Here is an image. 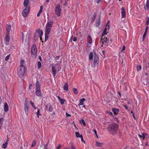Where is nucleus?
<instances>
[{
  "instance_id": "f257e3e1",
  "label": "nucleus",
  "mask_w": 149,
  "mask_h": 149,
  "mask_svg": "<svg viewBox=\"0 0 149 149\" xmlns=\"http://www.w3.org/2000/svg\"><path fill=\"white\" fill-rule=\"evenodd\" d=\"M119 128L118 125L115 123H112L109 125L107 128L108 131L111 134H115Z\"/></svg>"
},
{
  "instance_id": "f03ea898",
  "label": "nucleus",
  "mask_w": 149,
  "mask_h": 149,
  "mask_svg": "<svg viewBox=\"0 0 149 149\" xmlns=\"http://www.w3.org/2000/svg\"><path fill=\"white\" fill-rule=\"evenodd\" d=\"M24 61L22 59L20 61V66L17 69V74L20 78L22 77L25 73V67L24 65Z\"/></svg>"
},
{
  "instance_id": "7ed1b4c3",
  "label": "nucleus",
  "mask_w": 149,
  "mask_h": 149,
  "mask_svg": "<svg viewBox=\"0 0 149 149\" xmlns=\"http://www.w3.org/2000/svg\"><path fill=\"white\" fill-rule=\"evenodd\" d=\"M36 95L38 97H42L43 95L40 90V83L38 81H36Z\"/></svg>"
},
{
  "instance_id": "20e7f679",
  "label": "nucleus",
  "mask_w": 149,
  "mask_h": 149,
  "mask_svg": "<svg viewBox=\"0 0 149 149\" xmlns=\"http://www.w3.org/2000/svg\"><path fill=\"white\" fill-rule=\"evenodd\" d=\"M31 56L33 59H35L37 57V48L36 45H33L31 48Z\"/></svg>"
},
{
  "instance_id": "39448f33",
  "label": "nucleus",
  "mask_w": 149,
  "mask_h": 149,
  "mask_svg": "<svg viewBox=\"0 0 149 149\" xmlns=\"http://www.w3.org/2000/svg\"><path fill=\"white\" fill-rule=\"evenodd\" d=\"M60 67L59 64L58 63H56L54 64V65H53L52 68V74L53 77H55L56 72H58L59 70V68Z\"/></svg>"
},
{
  "instance_id": "423d86ee",
  "label": "nucleus",
  "mask_w": 149,
  "mask_h": 149,
  "mask_svg": "<svg viewBox=\"0 0 149 149\" xmlns=\"http://www.w3.org/2000/svg\"><path fill=\"white\" fill-rule=\"evenodd\" d=\"M53 22L52 21H48L45 26V32L50 33L52 29Z\"/></svg>"
},
{
  "instance_id": "0eeeda50",
  "label": "nucleus",
  "mask_w": 149,
  "mask_h": 149,
  "mask_svg": "<svg viewBox=\"0 0 149 149\" xmlns=\"http://www.w3.org/2000/svg\"><path fill=\"white\" fill-rule=\"evenodd\" d=\"M55 12L56 14L58 17H59L60 16L61 13V10L60 6L59 5L57 4L56 6Z\"/></svg>"
},
{
  "instance_id": "6e6552de",
  "label": "nucleus",
  "mask_w": 149,
  "mask_h": 149,
  "mask_svg": "<svg viewBox=\"0 0 149 149\" xmlns=\"http://www.w3.org/2000/svg\"><path fill=\"white\" fill-rule=\"evenodd\" d=\"M30 10V8L27 7L24 9L22 12V15L24 17H26Z\"/></svg>"
},
{
  "instance_id": "1a4fd4ad",
  "label": "nucleus",
  "mask_w": 149,
  "mask_h": 149,
  "mask_svg": "<svg viewBox=\"0 0 149 149\" xmlns=\"http://www.w3.org/2000/svg\"><path fill=\"white\" fill-rule=\"evenodd\" d=\"M45 110L47 111L52 112L53 110V108L52 106L49 103L47 104L45 107Z\"/></svg>"
},
{
  "instance_id": "9d476101",
  "label": "nucleus",
  "mask_w": 149,
  "mask_h": 149,
  "mask_svg": "<svg viewBox=\"0 0 149 149\" xmlns=\"http://www.w3.org/2000/svg\"><path fill=\"white\" fill-rule=\"evenodd\" d=\"M109 40L108 39L107 37H105V36L103 37V38L102 39L101 38V42H102V43L103 45H108V43L109 42Z\"/></svg>"
},
{
  "instance_id": "9b49d317",
  "label": "nucleus",
  "mask_w": 149,
  "mask_h": 149,
  "mask_svg": "<svg viewBox=\"0 0 149 149\" xmlns=\"http://www.w3.org/2000/svg\"><path fill=\"white\" fill-rule=\"evenodd\" d=\"M29 105L27 102L26 100H25L24 104V110L25 113L27 115L28 113V111L29 110Z\"/></svg>"
},
{
  "instance_id": "f8f14e48",
  "label": "nucleus",
  "mask_w": 149,
  "mask_h": 149,
  "mask_svg": "<svg viewBox=\"0 0 149 149\" xmlns=\"http://www.w3.org/2000/svg\"><path fill=\"white\" fill-rule=\"evenodd\" d=\"M99 62V58L97 55L95 54L94 64V66L97 65Z\"/></svg>"
},
{
  "instance_id": "ddd939ff",
  "label": "nucleus",
  "mask_w": 149,
  "mask_h": 149,
  "mask_svg": "<svg viewBox=\"0 0 149 149\" xmlns=\"http://www.w3.org/2000/svg\"><path fill=\"white\" fill-rule=\"evenodd\" d=\"M145 9L147 10H149V0H147L145 4L144 5Z\"/></svg>"
},
{
  "instance_id": "4468645a",
  "label": "nucleus",
  "mask_w": 149,
  "mask_h": 149,
  "mask_svg": "<svg viewBox=\"0 0 149 149\" xmlns=\"http://www.w3.org/2000/svg\"><path fill=\"white\" fill-rule=\"evenodd\" d=\"M85 100L86 99L84 98L80 99L79 100V103L78 104V106L83 105L84 104V102L85 101Z\"/></svg>"
},
{
  "instance_id": "2eb2a0df",
  "label": "nucleus",
  "mask_w": 149,
  "mask_h": 149,
  "mask_svg": "<svg viewBox=\"0 0 149 149\" xmlns=\"http://www.w3.org/2000/svg\"><path fill=\"white\" fill-rule=\"evenodd\" d=\"M112 111L113 112L114 115H116L119 112V110L118 108H113L112 109Z\"/></svg>"
},
{
  "instance_id": "dca6fc26",
  "label": "nucleus",
  "mask_w": 149,
  "mask_h": 149,
  "mask_svg": "<svg viewBox=\"0 0 149 149\" xmlns=\"http://www.w3.org/2000/svg\"><path fill=\"white\" fill-rule=\"evenodd\" d=\"M121 13L122 15V16L123 18H125V9L124 7H122L121 8Z\"/></svg>"
},
{
  "instance_id": "f3484780",
  "label": "nucleus",
  "mask_w": 149,
  "mask_h": 149,
  "mask_svg": "<svg viewBox=\"0 0 149 149\" xmlns=\"http://www.w3.org/2000/svg\"><path fill=\"white\" fill-rule=\"evenodd\" d=\"M4 109L5 112H7L8 111L9 109L8 106L6 103H5L4 105Z\"/></svg>"
},
{
  "instance_id": "a211bd4d",
  "label": "nucleus",
  "mask_w": 149,
  "mask_h": 149,
  "mask_svg": "<svg viewBox=\"0 0 149 149\" xmlns=\"http://www.w3.org/2000/svg\"><path fill=\"white\" fill-rule=\"evenodd\" d=\"M4 120L3 118L2 117L0 118V129H1L3 127V124Z\"/></svg>"
},
{
  "instance_id": "6ab92c4d",
  "label": "nucleus",
  "mask_w": 149,
  "mask_h": 149,
  "mask_svg": "<svg viewBox=\"0 0 149 149\" xmlns=\"http://www.w3.org/2000/svg\"><path fill=\"white\" fill-rule=\"evenodd\" d=\"M107 28L106 27L104 30L102 34L101 39H102L103 38V37L106 35L107 34Z\"/></svg>"
},
{
  "instance_id": "aec40b11",
  "label": "nucleus",
  "mask_w": 149,
  "mask_h": 149,
  "mask_svg": "<svg viewBox=\"0 0 149 149\" xmlns=\"http://www.w3.org/2000/svg\"><path fill=\"white\" fill-rule=\"evenodd\" d=\"M11 27V26L10 24L8 25L6 27V31L7 32V33L10 34V31Z\"/></svg>"
},
{
  "instance_id": "412c9836",
  "label": "nucleus",
  "mask_w": 149,
  "mask_h": 149,
  "mask_svg": "<svg viewBox=\"0 0 149 149\" xmlns=\"http://www.w3.org/2000/svg\"><path fill=\"white\" fill-rule=\"evenodd\" d=\"M88 42L89 44H91L92 42V39L90 35L88 36L87 38Z\"/></svg>"
},
{
  "instance_id": "4be33fe9",
  "label": "nucleus",
  "mask_w": 149,
  "mask_h": 149,
  "mask_svg": "<svg viewBox=\"0 0 149 149\" xmlns=\"http://www.w3.org/2000/svg\"><path fill=\"white\" fill-rule=\"evenodd\" d=\"M50 33L47 32L45 31V41H46L47 40L48 38L49 34Z\"/></svg>"
},
{
  "instance_id": "5701e85b",
  "label": "nucleus",
  "mask_w": 149,
  "mask_h": 149,
  "mask_svg": "<svg viewBox=\"0 0 149 149\" xmlns=\"http://www.w3.org/2000/svg\"><path fill=\"white\" fill-rule=\"evenodd\" d=\"M64 90L65 91H68V84L67 83H65L64 86Z\"/></svg>"
},
{
  "instance_id": "b1692460",
  "label": "nucleus",
  "mask_w": 149,
  "mask_h": 149,
  "mask_svg": "<svg viewBox=\"0 0 149 149\" xmlns=\"http://www.w3.org/2000/svg\"><path fill=\"white\" fill-rule=\"evenodd\" d=\"M9 34L7 33L5 36V41L7 42H8L9 41L10 37H9Z\"/></svg>"
},
{
  "instance_id": "393cba45",
  "label": "nucleus",
  "mask_w": 149,
  "mask_h": 149,
  "mask_svg": "<svg viewBox=\"0 0 149 149\" xmlns=\"http://www.w3.org/2000/svg\"><path fill=\"white\" fill-rule=\"evenodd\" d=\"M29 0H24V5L25 7L27 6L29 4Z\"/></svg>"
},
{
  "instance_id": "a878e982",
  "label": "nucleus",
  "mask_w": 149,
  "mask_h": 149,
  "mask_svg": "<svg viewBox=\"0 0 149 149\" xmlns=\"http://www.w3.org/2000/svg\"><path fill=\"white\" fill-rule=\"evenodd\" d=\"M76 136L77 137H81V136H82L81 134H80L79 132H76L75 133Z\"/></svg>"
},
{
  "instance_id": "bb28decb",
  "label": "nucleus",
  "mask_w": 149,
  "mask_h": 149,
  "mask_svg": "<svg viewBox=\"0 0 149 149\" xmlns=\"http://www.w3.org/2000/svg\"><path fill=\"white\" fill-rule=\"evenodd\" d=\"M93 54L92 52H91L89 55V59L90 60H91L93 59Z\"/></svg>"
},
{
  "instance_id": "cd10ccee",
  "label": "nucleus",
  "mask_w": 149,
  "mask_h": 149,
  "mask_svg": "<svg viewBox=\"0 0 149 149\" xmlns=\"http://www.w3.org/2000/svg\"><path fill=\"white\" fill-rule=\"evenodd\" d=\"M8 142L6 141L4 144H3L2 146V148H3L5 149L6 148L7 145L8 144Z\"/></svg>"
},
{
  "instance_id": "c85d7f7f",
  "label": "nucleus",
  "mask_w": 149,
  "mask_h": 149,
  "mask_svg": "<svg viewBox=\"0 0 149 149\" xmlns=\"http://www.w3.org/2000/svg\"><path fill=\"white\" fill-rule=\"evenodd\" d=\"M38 32H40V36H41L42 37V36L43 35V32L42 30H41V31L40 30V29H39L37 31Z\"/></svg>"
},
{
  "instance_id": "c756f323",
  "label": "nucleus",
  "mask_w": 149,
  "mask_h": 149,
  "mask_svg": "<svg viewBox=\"0 0 149 149\" xmlns=\"http://www.w3.org/2000/svg\"><path fill=\"white\" fill-rule=\"evenodd\" d=\"M41 62L38 61V69H40L41 67Z\"/></svg>"
},
{
  "instance_id": "7c9ffc66",
  "label": "nucleus",
  "mask_w": 149,
  "mask_h": 149,
  "mask_svg": "<svg viewBox=\"0 0 149 149\" xmlns=\"http://www.w3.org/2000/svg\"><path fill=\"white\" fill-rule=\"evenodd\" d=\"M73 91L74 94L77 95L78 93V92L77 89L76 88H73Z\"/></svg>"
},
{
  "instance_id": "2f4dec72",
  "label": "nucleus",
  "mask_w": 149,
  "mask_h": 149,
  "mask_svg": "<svg viewBox=\"0 0 149 149\" xmlns=\"http://www.w3.org/2000/svg\"><path fill=\"white\" fill-rule=\"evenodd\" d=\"M30 103L31 105L32 106V107L35 109H36V107L35 106V105H34V103L32 102H31V100L30 102Z\"/></svg>"
},
{
  "instance_id": "473e14b6",
  "label": "nucleus",
  "mask_w": 149,
  "mask_h": 149,
  "mask_svg": "<svg viewBox=\"0 0 149 149\" xmlns=\"http://www.w3.org/2000/svg\"><path fill=\"white\" fill-rule=\"evenodd\" d=\"M40 110L39 109H38V110L37 112L36 113V114L37 116L39 118V116L41 115V114L40 113Z\"/></svg>"
},
{
  "instance_id": "72a5a7b5",
  "label": "nucleus",
  "mask_w": 149,
  "mask_h": 149,
  "mask_svg": "<svg viewBox=\"0 0 149 149\" xmlns=\"http://www.w3.org/2000/svg\"><path fill=\"white\" fill-rule=\"evenodd\" d=\"M102 143H100L97 141H96V146L98 147L101 146L102 145Z\"/></svg>"
},
{
  "instance_id": "f704fd0d",
  "label": "nucleus",
  "mask_w": 149,
  "mask_h": 149,
  "mask_svg": "<svg viewBox=\"0 0 149 149\" xmlns=\"http://www.w3.org/2000/svg\"><path fill=\"white\" fill-rule=\"evenodd\" d=\"M142 134V136L140 135L139 134L138 136H139V137L140 138L142 137L143 138V140H144V139H145V136H144V133H143Z\"/></svg>"
},
{
  "instance_id": "c9c22d12",
  "label": "nucleus",
  "mask_w": 149,
  "mask_h": 149,
  "mask_svg": "<svg viewBox=\"0 0 149 149\" xmlns=\"http://www.w3.org/2000/svg\"><path fill=\"white\" fill-rule=\"evenodd\" d=\"M136 68L137 70L138 71H140L141 69V66L140 65H137Z\"/></svg>"
},
{
  "instance_id": "e433bc0d",
  "label": "nucleus",
  "mask_w": 149,
  "mask_h": 149,
  "mask_svg": "<svg viewBox=\"0 0 149 149\" xmlns=\"http://www.w3.org/2000/svg\"><path fill=\"white\" fill-rule=\"evenodd\" d=\"M36 143V141L35 140H33L32 143V144L31 145V146L32 147H34Z\"/></svg>"
},
{
  "instance_id": "4c0bfd02",
  "label": "nucleus",
  "mask_w": 149,
  "mask_h": 149,
  "mask_svg": "<svg viewBox=\"0 0 149 149\" xmlns=\"http://www.w3.org/2000/svg\"><path fill=\"white\" fill-rule=\"evenodd\" d=\"M60 102V103L61 104H62L64 103L65 100L63 99H62L59 100Z\"/></svg>"
},
{
  "instance_id": "58836bf2",
  "label": "nucleus",
  "mask_w": 149,
  "mask_h": 149,
  "mask_svg": "<svg viewBox=\"0 0 149 149\" xmlns=\"http://www.w3.org/2000/svg\"><path fill=\"white\" fill-rule=\"evenodd\" d=\"M10 56V54L6 56L5 57V60L6 61H7L9 58Z\"/></svg>"
},
{
  "instance_id": "ea45409f",
  "label": "nucleus",
  "mask_w": 149,
  "mask_h": 149,
  "mask_svg": "<svg viewBox=\"0 0 149 149\" xmlns=\"http://www.w3.org/2000/svg\"><path fill=\"white\" fill-rule=\"evenodd\" d=\"M147 32L145 31L144 33L143 36V40L145 38L147 33Z\"/></svg>"
},
{
  "instance_id": "a19ab883",
  "label": "nucleus",
  "mask_w": 149,
  "mask_h": 149,
  "mask_svg": "<svg viewBox=\"0 0 149 149\" xmlns=\"http://www.w3.org/2000/svg\"><path fill=\"white\" fill-rule=\"evenodd\" d=\"M81 121L82 123L83 126H85V125H86V123L85 122L84 120L83 119H81Z\"/></svg>"
},
{
  "instance_id": "79ce46f5",
  "label": "nucleus",
  "mask_w": 149,
  "mask_h": 149,
  "mask_svg": "<svg viewBox=\"0 0 149 149\" xmlns=\"http://www.w3.org/2000/svg\"><path fill=\"white\" fill-rule=\"evenodd\" d=\"M148 19L146 22V24L147 26H148L149 24V17H147Z\"/></svg>"
},
{
  "instance_id": "37998d69",
  "label": "nucleus",
  "mask_w": 149,
  "mask_h": 149,
  "mask_svg": "<svg viewBox=\"0 0 149 149\" xmlns=\"http://www.w3.org/2000/svg\"><path fill=\"white\" fill-rule=\"evenodd\" d=\"M107 113L109 115L112 116L113 114L111 112L107 111Z\"/></svg>"
},
{
  "instance_id": "c03bdc74",
  "label": "nucleus",
  "mask_w": 149,
  "mask_h": 149,
  "mask_svg": "<svg viewBox=\"0 0 149 149\" xmlns=\"http://www.w3.org/2000/svg\"><path fill=\"white\" fill-rule=\"evenodd\" d=\"M81 138V141L82 142H84V143H85V141L83 139V136H81V137H80Z\"/></svg>"
},
{
  "instance_id": "a18cd8bd",
  "label": "nucleus",
  "mask_w": 149,
  "mask_h": 149,
  "mask_svg": "<svg viewBox=\"0 0 149 149\" xmlns=\"http://www.w3.org/2000/svg\"><path fill=\"white\" fill-rule=\"evenodd\" d=\"M77 38L74 36L73 38V41L74 42H76L77 40Z\"/></svg>"
},
{
  "instance_id": "49530a36",
  "label": "nucleus",
  "mask_w": 149,
  "mask_h": 149,
  "mask_svg": "<svg viewBox=\"0 0 149 149\" xmlns=\"http://www.w3.org/2000/svg\"><path fill=\"white\" fill-rule=\"evenodd\" d=\"M102 0H95V1L97 3H99Z\"/></svg>"
},
{
  "instance_id": "de8ad7c7",
  "label": "nucleus",
  "mask_w": 149,
  "mask_h": 149,
  "mask_svg": "<svg viewBox=\"0 0 149 149\" xmlns=\"http://www.w3.org/2000/svg\"><path fill=\"white\" fill-rule=\"evenodd\" d=\"M93 132H94L95 134L97 136V132H96V131L95 130V129H94L93 130Z\"/></svg>"
},
{
  "instance_id": "09e8293b",
  "label": "nucleus",
  "mask_w": 149,
  "mask_h": 149,
  "mask_svg": "<svg viewBox=\"0 0 149 149\" xmlns=\"http://www.w3.org/2000/svg\"><path fill=\"white\" fill-rule=\"evenodd\" d=\"M125 49V45H124L123 46V49H122V52H123V51Z\"/></svg>"
},
{
  "instance_id": "8fccbe9b",
  "label": "nucleus",
  "mask_w": 149,
  "mask_h": 149,
  "mask_svg": "<svg viewBox=\"0 0 149 149\" xmlns=\"http://www.w3.org/2000/svg\"><path fill=\"white\" fill-rule=\"evenodd\" d=\"M61 145L59 144L58 146L56 148V149H59L61 147Z\"/></svg>"
},
{
  "instance_id": "3c124183",
  "label": "nucleus",
  "mask_w": 149,
  "mask_h": 149,
  "mask_svg": "<svg viewBox=\"0 0 149 149\" xmlns=\"http://www.w3.org/2000/svg\"><path fill=\"white\" fill-rule=\"evenodd\" d=\"M66 116L67 117H69V116H71L70 114H68L67 113H66Z\"/></svg>"
},
{
  "instance_id": "603ef678",
  "label": "nucleus",
  "mask_w": 149,
  "mask_h": 149,
  "mask_svg": "<svg viewBox=\"0 0 149 149\" xmlns=\"http://www.w3.org/2000/svg\"><path fill=\"white\" fill-rule=\"evenodd\" d=\"M148 26H147L146 27V30H145V31L147 32L148 30Z\"/></svg>"
},
{
  "instance_id": "864d4df0",
  "label": "nucleus",
  "mask_w": 149,
  "mask_h": 149,
  "mask_svg": "<svg viewBox=\"0 0 149 149\" xmlns=\"http://www.w3.org/2000/svg\"><path fill=\"white\" fill-rule=\"evenodd\" d=\"M123 106L126 110H128V108L126 105H123Z\"/></svg>"
},
{
  "instance_id": "5fc2aeb1",
  "label": "nucleus",
  "mask_w": 149,
  "mask_h": 149,
  "mask_svg": "<svg viewBox=\"0 0 149 149\" xmlns=\"http://www.w3.org/2000/svg\"><path fill=\"white\" fill-rule=\"evenodd\" d=\"M38 58L40 61H42V57H41V56H39L38 57Z\"/></svg>"
},
{
  "instance_id": "6e6d98bb",
  "label": "nucleus",
  "mask_w": 149,
  "mask_h": 149,
  "mask_svg": "<svg viewBox=\"0 0 149 149\" xmlns=\"http://www.w3.org/2000/svg\"><path fill=\"white\" fill-rule=\"evenodd\" d=\"M40 40L42 42H43V41L42 40V38L41 36H40Z\"/></svg>"
},
{
  "instance_id": "4d7b16f0",
  "label": "nucleus",
  "mask_w": 149,
  "mask_h": 149,
  "mask_svg": "<svg viewBox=\"0 0 149 149\" xmlns=\"http://www.w3.org/2000/svg\"><path fill=\"white\" fill-rule=\"evenodd\" d=\"M43 7L42 6H40V10H42Z\"/></svg>"
},
{
  "instance_id": "13d9d810",
  "label": "nucleus",
  "mask_w": 149,
  "mask_h": 149,
  "mask_svg": "<svg viewBox=\"0 0 149 149\" xmlns=\"http://www.w3.org/2000/svg\"><path fill=\"white\" fill-rule=\"evenodd\" d=\"M71 148L72 149H75V147L73 146V145H72Z\"/></svg>"
},
{
  "instance_id": "bf43d9fd",
  "label": "nucleus",
  "mask_w": 149,
  "mask_h": 149,
  "mask_svg": "<svg viewBox=\"0 0 149 149\" xmlns=\"http://www.w3.org/2000/svg\"><path fill=\"white\" fill-rule=\"evenodd\" d=\"M41 13H40L38 12L37 14V17H39L40 16Z\"/></svg>"
},
{
  "instance_id": "052dcab7",
  "label": "nucleus",
  "mask_w": 149,
  "mask_h": 149,
  "mask_svg": "<svg viewBox=\"0 0 149 149\" xmlns=\"http://www.w3.org/2000/svg\"><path fill=\"white\" fill-rule=\"evenodd\" d=\"M44 149H48V148H47V146H44Z\"/></svg>"
},
{
  "instance_id": "680f3d73",
  "label": "nucleus",
  "mask_w": 149,
  "mask_h": 149,
  "mask_svg": "<svg viewBox=\"0 0 149 149\" xmlns=\"http://www.w3.org/2000/svg\"><path fill=\"white\" fill-rule=\"evenodd\" d=\"M57 97L59 99V100L61 99V98L59 96H57Z\"/></svg>"
},
{
  "instance_id": "e2e57ef3",
  "label": "nucleus",
  "mask_w": 149,
  "mask_h": 149,
  "mask_svg": "<svg viewBox=\"0 0 149 149\" xmlns=\"http://www.w3.org/2000/svg\"><path fill=\"white\" fill-rule=\"evenodd\" d=\"M83 105V106H82V107L84 108V109H86V107L85 105Z\"/></svg>"
},
{
  "instance_id": "0e129e2a",
  "label": "nucleus",
  "mask_w": 149,
  "mask_h": 149,
  "mask_svg": "<svg viewBox=\"0 0 149 149\" xmlns=\"http://www.w3.org/2000/svg\"><path fill=\"white\" fill-rule=\"evenodd\" d=\"M42 10H39V11L38 12L39 13H41L42 12Z\"/></svg>"
},
{
  "instance_id": "69168bd1",
  "label": "nucleus",
  "mask_w": 149,
  "mask_h": 149,
  "mask_svg": "<svg viewBox=\"0 0 149 149\" xmlns=\"http://www.w3.org/2000/svg\"><path fill=\"white\" fill-rule=\"evenodd\" d=\"M42 10H39V11L38 12L39 13H41L42 12Z\"/></svg>"
},
{
  "instance_id": "338daca9",
  "label": "nucleus",
  "mask_w": 149,
  "mask_h": 149,
  "mask_svg": "<svg viewBox=\"0 0 149 149\" xmlns=\"http://www.w3.org/2000/svg\"><path fill=\"white\" fill-rule=\"evenodd\" d=\"M49 144V141L45 145V146H48V145Z\"/></svg>"
},
{
  "instance_id": "774afa93",
  "label": "nucleus",
  "mask_w": 149,
  "mask_h": 149,
  "mask_svg": "<svg viewBox=\"0 0 149 149\" xmlns=\"http://www.w3.org/2000/svg\"><path fill=\"white\" fill-rule=\"evenodd\" d=\"M72 38H73V36H72L70 38V40H71V42L72 40Z\"/></svg>"
}]
</instances>
